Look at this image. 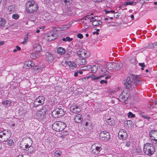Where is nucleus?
Instances as JSON below:
<instances>
[{
	"label": "nucleus",
	"mask_w": 157,
	"mask_h": 157,
	"mask_svg": "<svg viewBox=\"0 0 157 157\" xmlns=\"http://www.w3.org/2000/svg\"><path fill=\"white\" fill-rule=\"evenodd\" d=\"M100 139L102 141H107L110 137L109 133L106 131H103L100 134Z\"/></svg>",
	"instance_id": "f8f14e48"
},
{
	"label": "nucleus",
	"mask_w": 157,
	"mask_h": 157,
	"mask_svg": "<svg viewBox=\"0 0 157 157\" xmlns=\"http://www.w3.org/2000/svg\"><path fill=\"white\" fill-rule=\"evenodd\" d=\"M26 8L29 13H33L37 10L38 6L33 0H30L27 2Z\"/></svg>",
	"instance_id": "f03ea898"
},
{
	"label": "nucleus",
	"mask_w": 157,
	"mask_h": 157,
	"mask_svg": "<svg viewBox=\"0 0 157 157\" xmlns=\"http://www.w3.org/2000/svg\"><path fill=\"white\" fill-rule=\"evenodd\" d=\"M134 2H125L124 3V5L125 6H127V5H130V6H132L133 5V4H134Z\"/></svg>",
	"instance_id": "72a5a7b5"
},
{
	"label": "nucleus",
	"mask_w": 157,
	"mask_h": 157,
	"mask_svg": "<svg viewBox=\"0 0 157 157\" xmlns=\"http://www.w3.org/2000/svg\"><path fill=\"white\" fill-rule=\"evenodd\" d=\"M88 79V78H87L86 77H85V78H81V79L83 81H84L85 80H87V79Z\"/></svg>",
	"instance_id": "338daca9"
},
{
	"label": "nucleus",
	"mask_w": 157,
	"mask_h": 157,
	"mask_svg": "<svg viewBox=\"0 0 157 157\" xmlns=\"http://www.w3.org/2000/svg\"><path fill=\"white\" fill-rule=\"evenodd\" d=\"M155 50L156 51H157V42H155Z\"/></svg>",
	"instance_id": "bf43d9fd"
},
{
	"label": "nucleus",
	"mask_w": 157,
	"mask_h": 157,
	"mask_svg": "<svg viewBox=\"0 0 157 157\" xmlns=\"http://www.w3.org/2000/svg\"><path fill=\"white\" fill-rule=\"evenodd\" d=\"M70 110L72 112L76 114L79 113L81 110L80 106L77 105L71 107Z\"/></svg>",
	"instance_id": "2eb2a0df"
},
{
	"label": "nucleus",
	"mask_w": 157,
	"mask_h": 157,
	"mask_svg": "<svg viewBox=\"0 0 157 157\" xmlns=\"http://www.w3.org/2000/svg\"><path fill=\"white\" fill-rule=\"evenodd\" d=\"M65 123L63 122L57 121L54 123L52 128L55 131L57 132H60L63 130L65 128Z\"/></svg>",
	"instance_id": "423d86ee"
},
{
	"label": "nucleus",
	"mask_w": 157,
	"mask_h": 157,
	"mask_svg": "<svg viewBox=\"0 0 157 157\" xmlns=\"http://www.w3.org/2000/svg\"><path fill=\"white\" fill-rule=\"evenodd\" d=\"M51 0H43V2L45 4H48L51 2Z\"/></svg>",
	"instance_id": "864d4df0"
},
{
	"label": "nucleus",
	"mask_w": 157,
	"mask_h": 157,
	"mask_svg": "<svg viewBox=\"0 0 157 157\" xmlns=\"http://www.w3.org/2000/svg\"><path fill=\"white\" fill-rule=\"evenodd\" d=\"M77 36L78 38L80 39H82L83 37V35L81 33L78 34L77 35Z\"/></svg>",
	"instance_id": "3c124183"
},
{
	"label": "nucleus",
	"mask_w": 157,
	"mask_h": 157,
	"mask_svg": "<svg viewBox=\"0 0 157 157\" xmlns=\"http://www.w3.org/2000/svg\"><path fill=\"white\" fill-rule=\"evenodd\" d=\"M140 115L143 117L145 119H147L149 120L150 118V117L149 116H147L143 112H141L140 113Z\"/></svg>",
	"instance_id": "7c9ffc66"
},
{
	"label": "nucleus",
	"mask_w": 157,
	"mask_h": 157,
	"mask_svg": "<svg viewBox=\"0 0 157 157\" xmlns=\"http://www.w3.org/2000/svg\"><path fill=\"white\" fill-rule=\"evenodd\" d=\"M68 65L70 67H75L77 66L76 64L73 61H70L68 63Z\"/></svg>",
	"instance_id": "473e14b6"
},
{
	"label": "nucleus",
	"mask_w": 157,
	"mask_h": 157,
	"mask_svg": "<svg viewBox=\"0 0 157 157\" xmlns=\"http://www.w3.org/2000/svg\"><path fill=\"white\" fill-rule=\"evenodd\" d=\"M104 10V11L105 12V13H110V11L107 10H105V9Z\"/></svg>",
	"instance_id": "e2e57ef3"
},
{
	"label": "nucleus",
	"mask_w": 157,
	"mask_h": 157,
	"mask_svg": "<svg viewBox=\"0 0 157 157\" xmlns=\"http://www.w3.org/2000/svg\"><path fill=\"white\" fill-rule=\"evenodd\" d=\"M7 141L6 144L8 146H12L13 145L14 142L13 140L11 139H10L8 140Z\"/></svg>",
	"instance_id": "a878e982"
},
{
	"label": "nucleus",
	"mask_w": 157,
	"mask_h": 157,
	"mask_svg": "<svg viewBox=\"0 0 157 157\" xmlns=\"http://www.w3.org/2000/svg\"><path fill=\"white\" fill-rule=\"evenodd\" d=\"M21 49V48L19 46H17L16 47V48L14 49L13 51L14 52H16L17 51H20Z\"/></svg>",
	"instance_id": "49530a36"
},
{
	"label": "nucleus",
	"mask_w": 157,
	"mask_h": 157,
	"mask_svg": "<svg viewBox=\"0 0 157 157\" xmlns=\"http://www.w3.org/2000/svg\"><path fill=\"white\" fill-rule=\"evenodd\" d=\"M139 65L141 67H145L146 66L145 65V63H140L139 64Z\"/></svg>",
	"instance_id": "6e6d98bb"
},
{
	"label": "nucleus",
	"mask_w": 157,
	"mask_h": 157,
	"mask_svg": "<svg viewBox=\"0 0 157 157\" xmlns=\"http://www.w3.org/2000/svg\"><path fill=\"white\" fill-rule=\"evenodd\" d=\"M124 129H122L118 133V138L120 140H122L123 139H124L122 132H124Z\"/></svg>",
	"instance_id": "5701e85b"
},
{
	"label": "nucleus",
	"mask_w": 157,
	"mask_h": 157,
	"mask_svg": "<svg viewBox=\"0 0 157 157\" xmlns=\"http://www.w3.org/2000/svg\"><path fill=\"white\" fill-rule=\"evenodd\" d=\"M43 107L40 110L34 114V118L38 120L39 121H42L44 122L45 110L43 109Z\"/></svg>",
	"instance_id": "0eeeda50"
},
{
	"label": "nucleus",
	"mask_w": 157,
	"mask_h": 157,
	"mask_svg": "<svg viewBox=\"0 0 157 157\" xmlns=\"http://www.w3.org/2000/svg\"><path fill=\"white\" fill-rule=\"evenodd\" d=\"M60 107L61 108L56 109L52 112V116L53 117L56 118L64 115L65 112L63 109H62L61 106H59V107Z\"/></svg>",
	"instance_id": "6e6552de"
},
{
	"label": "nucleus",
	"mask_w": 157,
	"mask_h": 157,
	"mask_svg": "<svg viewBox=\"0 0 157 157\" xmlns=\"http://www.w3.org/2000/svg\"><path fill=\"white\" fill-rule=\"evenodd\" d=\"M128 116L129 117L133 118L135 117V115L133 114L131 112H129L128 113Z\"/></svg>",
	"instance_id": "79ce46f5"
},
{
	"label": "nucleus",
	"mask_w": 157,
	"mask_h": 157,
	"mask_svg": "<svg viewBox=\"0 0 157 157\" xmlns=\"http://www.w3.org/2000/svg\"><path fill=\"white\" fill-rule=\"evenodd\" d=\"M25 65H26L29 68L34 66L35 64L33 62L31 61H28L25 62Z\"/></svg>",
	"instance_id": "aec40b11"
},
{
	"label": "nucleus",
	"mask_w": 157,
	"mask_h": 157,
	"mask_svg": "<svg viewBox=\"0 0 157 157\" xmlns=\"http://www.w3.org/2000/svg\"><path fill=\"white\" fill-rule=\"evenodd\" d=\"M85 126L87 127L88 129L90 130L92 128V127L91 124H89L88 122H86L85 124Z\"/></svg>",
	"instance_id": "ea45409f"
},
{
	"label": "nucleus",
	"mask_w": 157,
	"mask_h": 157,
	"mask_svg": "<svg viewBox=\"0 0 157 157\" xmlns=\"http://www.w3.org/2000/svg\"><path fill=\"white\" fill-rule=\"evenodd\" d=\"M6 23V21L3 18H0V26H4Z\"/></svg>",
	"instance_id": "c85d7f7f"
},
{
	"label": "nucleus",
	"mask_w": 157,
	"mask_h": 157,
	"mask_svg": "<svg viewBox=\"0 0 157 157\" xmlns=\"http://www.w3.org/2000/svg\"><path fill=\"white\" fill-rule=\"evenodd\" d=\"M91 66L90 65L84 66L83 67H82L81 68L82 69L81 70L86 71L90 69L91 68Z\"/></svg>",
	"instance_id": "c756f323"
},
{
	"label": "nucleus",
	"mask_w": 157,
	"mask_h": 157,
	"mask_svg": "<svg viewBox=\"0 0 157 157\" xmlns=\"http://www.w3.org/2000/svg\"><path fill=\"white\" fill-rule=\"evenodd\" d=\"M11 132L9 129L4 130L0 132V141L2 142H6L11 136Z\"/></svg>",
	"instance_id": "7ed1b4c3"
},
{
	"label": "nucleus",
	"mask_w": 157,
	"mask_h": 157,
	"mask_svg": "<svg viewBox=\"0 0 157 157\" xmlns=\"http://www.w3.org/2000/svg\"><path fill=\"white\" fill-rule=\"evenodd\" d=\"M61 152L59 150L56 151L54 153V157H60Z\"/></svg>",
	"instance_id": "cd10ccee"
},
{
	"label": "nucleus",
	"mask_w": 157,
	"mask_h": 157,
	"mask_svg": "<svg viewBox=\"0 0 157 157\" xmlns=\"http://www.w3.org/2000/svg\"><path fill=\"white\" fill-rule=\"evenodd\" d=\"M56 34H52L51 35V36H48L49 37H55L56 36Z\"/></svg>",
	"instance_id": "13d9d810"
},
{
	"label": "nucleus",
	"mask_w": 157,
	"mask_h": 157,
	"mask_svg": "<svg viewBox=\"0 0 157 157\" xmlns=\"http://www.w3.org/2000/svg\"><path fill=\"white\" fill-rule=\"evenodd\" d=\"M62 3L65 7H67L65 9L68 15L71 14L73 10V7L71 5L72 3V0H62Z\"/></svg>",
	"instance_id": "39448f33"
},
{
	"label": "nucleus",
	"mask_w": 157,
	"mask_h": 157,
	"mask_svg": "<svg viewBox=\"0 0 157 157\" xmlns=\"http://www.w3.org/2000/svg\"><path fill=\"white\" fill-rule=\"evenodd\" d=\"M78 71H75L74 73V76L75 77H77L78 76Z\"/></svg>",
	"instance_id": "052dcab7"
},
{
	"label": "nucleus",
	"mask_w": 157,
	"mask_h": 157,
	"mask_svg": "<svg viewBox=\"0 0 157 157\" xmlns=\"http://www.w3.org/2000/svg\"><path fill=\"white\" fill-rule=\"evenodd\" d=\"M46 59L48 61L51 62L54 60V58L53 55L50 52H48L46 54Z\"/></svg>",
	"instance_id": "a211bd4d"
},
{
	"label": "nucleus",
	"mask_w": 157,
	"mask_h": 157,
	"mask_svg": "<svg viewBox=\"0 0 157 157\" xmlns=\"http://www.w3.org/2000/svg\"><path fill=\"white\" fill-rule=\"evenodd\" d=\"M100 77H101V78L105 77V79H107L110 78H111V76H106V75H101L100 76Z\"/></svg>",
	"instance_id": "09e8293b"
},
{
	"label": "nucleus",
	"mask_w": 157,
	"mask_h": 157,
	"mask_svg": "<svg viewBox=\"0 0 157 157\" xmlns=\"http://www.w3.org/2000/svg\"><path fill=\"white\" fill-rule=\"evenodd\" d=\"M36 54L34 53L30 55V57L33 59H34L36 58Z\"/></svg>",
	"instance_id": "603ef678"
},
{
	"label": "nucleus",
	"mask_w": 157,
	"mask_h": 157,
	"mask_svg": "<svg viewBox=\"0 0 157 157\" xmlns=\"http://www.w3.org/2000/svg\"><path fill=\"white\" fill-rule=\"evenodd\" d=\"M154 4L157 5L155 6V8L157 9V2H154Z\"/></svg>",
	"instance_id": "774afa93"
},
{
	"label": "nucleus",
	"mask_w": 157,
	"mask_h": 157,
	"mask_svg": "<svg viewBox=\"0 0 157 157\" xmlns=\"http://www.w3.org/2000/svg\"><path fill=\"white\" fill-rule=\"evenodd\" d=\"M31 145L29 146V145L28 144H26L25 145V147L23 149L25 150H27V149L28 148V150L29 151V148H30V149H31Z\"/></svg>",
	"instance_id": "c03bdc74"
},
{
	"label": "nucleus",
	"mask_w": 157,
	"mask_h": 157,
	"mask_svg": "<svg viewBox=\"0 0 157 157\" xmlns=\"http://www.w3.org/2000/svg\"><path fill=\"white\" fill-rule=\"evenodd\" d=\"M45 98L43 96H39L34 101L33 103V106L35 107H36L39 105H42L44 103Z\"/></svg>",
	"instance_id": "ddd939ff"
},
{
	"label": "nucleus",
	"mask_w": 157,
	"mask_h": 157,
	"mask_svg": "<svg viewBox=\"0 0 157 157\" xmlns=\"http://www.w3.org/2000/svg\"><path fill=\"white\" fill-rule=\"evenodd\" d=\"M124 132H122L124 139L126 140V139L127 138V134L125 130L124 129Z\"/></svg>",
	"instance_id": "37998d69"
},
{
	"label": "nucleus",
	"mask_w": 157,
	"mask_h": 157,
	"mask_svg": "<svg viewBox=\"0 0 157 157\" xmlns=\"http://www.w3.org/2000/svg\"><path fill=\"white\" fill-rule=\"evenodd\" d=\"M155 150V148L152 144L146 143L144 144V152L145 154L148 155H151L154 153Z\"/></svg>",
	"instance_id": "20e7f679"
},
{
	"label": "nucleus",
	"mask_w": 157,
	"mask_h": 157,
	"mask_svg": "<svg viewBox=\"0 0 157 157\" xmlns=\"http://www.w3.org/2000/svg\"><path fill=\"white\" fill-rule=\"evenodd\" d=\"M73 40L72 38H70L69 36H67L66 38H62V40L64 41H71Z\"/></svg>",
	"instance_id": "2f4dec72"
},
{
	"label": "nucleus",
	"mask_w": 157,
	"mask_h": 157,
	"mask_svg": "<svg viewBox=\"0 0 157 157\" xmlns=\"http://www.w3.org/2000/svg\"><path fill=\"white\" fill-rule=\"evenodd\" d=\"M41 49V47L40 44H35L34 45V50L36 52H40Z\"/></svg>",
	"instance_id": "6ab92c4d"
},
{
	"label": "nucleus",
	"mask_w": 157,
	"mask_h": 157,
	"mask_svg": "<svg viewBox=\"0 0 157 157\" xmlns=\"http://www.w3.org/2000/svg\"><path fill=\"white\" fill-rule=\"evenodd\" d=\"M107 83V81L106 80H101L100 81V83L101 84H103V83H105V84H106Z\"/></svg>",
	"instance_id": "5fc2aeb1"
},
{
	"label": "nucleus",
	"mask_w": 157,
	"mask_h": 157,
	"mask_svg": "<svg viewBox=\"0 0 157 157\" xmlns=\"http://www.w3.org/2000/svg\"><path fill=\"white\" fill-rule=\"evenodd\" d=\"M130 143L129 142H127L126 144V146L128 147H129Z\"/></svg>",
	"instance_id": "680f3d73"
},
{
	"label": "nucleus",
	"mask_w": 157,
	"mask_h": 157,
	"mask_svg": "<svg viewBox=\"0 0 157 157\" xmlns=\"http://www.w3.org/2000/svg\"><path fill=\"white\" fill-rule=\"evenodd\" d=\"M28 34H26V35L25 36L23 43H24L25 42H26V41L28 40Z\"/></svg>",
	"instance_id": "de8ad7c7"
},
{
	"label": "nucleus",
	"mask_w": 157,
	"mask_h": 157,
	"mask_svg": "<svg viewBox=\"0 0 157 157\" xmlns=\"http://www.w3.org/2000/svg\"><path fill=\"white\" fill-rule=\"evenodd\" d=\"M90 15H87V16H86L85 17H84L83 18V19H84L85 20H87L88 19H90V22H94V20H95V19L94 18L91 17V18H90V17H87L88 16H89Z\"/></svg>",
	"instance_id": "393cba45"
},
{
	"label": "nucleus",
	"mask_w": 157,
	"mask_h": 157,
	"mask_svg": "<svg viewBox=\"0 0 157 157\" xmlns=\"http://www.w3.org/2000/svg\"><path fill=\"white\" fill-rule=\"evenodd\" d=\"M90 69L92 73H95L97 72L98 69V67L96 65H94L92 67H91Z\"/></svg>",
	"instance_id": "bb28decb"
},
{
	"label": "nucleus",
	"mask_w": 157,
	"mask_h": 157,
	"mask_svg": "<svg viewBox=\"0 0 157 157\" xmlns=\"http://www.w3.org/2000/svg\"><path fill=\"white\" fill-rule=\"evenodd\" d=\"M100 30L99 29H97L96 31L94 32H93V34L94 35H95L96 34V35H98L99 34V31Z\"/></svg>",
	"instance_id": "8fccbe9b"
},
{
	"label": "nucleus",
	"mask_w": 157,
	"mask_h": 157,
	"mask_svg": "<svg viewBox=\"0 0 157 157\" xmlns=\"http://www.w3.org/2000/svg\"><path fill=\"white\" fill-rule=\"evenodd\" d=\"M56 38V36L55 37H49L48 38V40L49 41H52L54 39H55Z\"/></svg>",
	"instance_id": "4d7b16f0"
},
{
	"label": "nucleus",
	"mask_w": 157,
	"mask_h": 157,
	"mask_svg": "<svg viewBox=\"0 0 157 157\" xmlns=\"http://www.w3.org/2000/svg\"><path fill=\"white\" fill-rule=\"evenodd\" d=\"M101 74L104 75H106L108 74V72L104 68L101 70Z\"/></svg>",
	"instance_id": "58836bf2"
},
{
	"label": "nucleus",
	"mask_w": 157,
	"mask_h": 157,
	"mask_svg": "<svg viewBox=\"0 0 157 157\" xmlns=\"http://www.w3.org/2000/svg\"><path fill=\"white\" fill-rule=\"evenodd\" d=\"M106 122L109 125L111 126H113L114 125V120L113 119L112 120L110 118L107 119Z\"/></svg>",
	"instance_id": "4be33fe9"
},
{
	"label": "nucleus",
	"mask_w": 157,
	"mask_h": 157,
	"mask_svg": "<svg viewBox=\"0 0 157 157\" xmlns=\"http://www.w3.org/2000/svg\"><path fill=\"white\" fill-rule=\"evenodd\" d=\"M140 3L141 4H144V3H145V2L144 1V0H140Z\"/></svg>",
	"instance_id": "69168bd1"
},
{
	"label": "nucleus",
	"mask_w": 157,
	"mask_h": 157,
	"mask_svg": "<svg viewBox=\"0 0 157 157\" xmlns=\"http://www.w3.org/2000/svg\"><path fill=\"white\" fill-rule=\"evenodd\" d=\"M149 136L151 143L155 146L157 147V131L153 130L149 133Z\"/></svg>",
	"instance_id": "1a4fd4ad"
},
{
	"label": "nucleus",
	"mask_w": 157,
	"mask_h": 157,
	"mask_svg": "<svg viewBox=\"0 0 157 157\" xmlns=\"http://www.w3.org/2000/svg\"><path fill=\"white\" fill-rule=\"evenodd\" d=\"M3 104L6 107H9L11 105V102L10 101L7 100L4 101Z\"/></svg>",
	"instance_id": "b1692460"
},
{
	"label": "nucleus",
	"mask_w": 157,
	"mask_h": 157,
	"mask_svg": "<svg viewBox=\"0 0 157 157\" xmlns=\"http://www.w3.org/2000/svg\"><path fill=\"white\" fill-rule=\"evenodd\" d=\"M58 53L60 55H62L65 52V49L63 48L59 47L57 49Z\"/></svg>",
	"instance_id": "412c9836"
},
{
	"label": "nucleus",
	"mask_w": 157,
	"mask_h": 157,
	"mask_svg": "<svg viewBox=\"0 0 157 157\" xmlns=\"http://www.w3.org/2000/svg\"><path fill=\"white\" fill-rule=\"evenodd\" d=\"M141 82V79L133 75L128 76L123 82L127 89L133 92L136 90L137 87L140 84Z\"/></svg>",
	"instance_id": "f257e3e1"
},
{
	"label": "nucleus",
	"mask_w": 157,
	"mask_h": 157,
	"mask_svg": "<svg viewBox=\"0 0 157 157\" xmlns=\"http://www.w3.org/2000/svg\"><path fill=\"white\" fill-rule=\"evenodd\" d=\"M155 43L151 44H149L147 48H154V50H155V46L154 45Z\"/></svg>",
	"instance_id": "c9c22d12"
},
{
	"label": "nucleus",
	"mask_w": 157,
	"mask_h": 157,
	"mask_svg": "<svg viewBox=\"0 0 157 157\" xmlns=\"http://www.w3.org/2000/svg\"><path fill=\"white\" fill-rule=\"evenodd\" d=\"M98 20H97L96 19L94 22H93L92 24L94 26H97L98 25Z\"/></svg>",
	"instance_id": "a18cd8bd"
},
{
	"label": "nucleus",
	"mask_w": 157,
	"mask_h": 157,
	"mask_svg": "<svg viewBox=\"0 0 157 157\" xmlns=\"http://www.w3.org/2000/svg\"><path fill=\"white\" fill-rule=\"evenodd\" d=\"M8 10L10 12H14L15 10V8L13 6H10L8 8Z\"/></svg>",
	"instance_id": "f704fd0d"
},
{
	"label": "nucleus",
	"mask_w": 157,
	"mask_h": 157,
	"mask_svg": "<svg viewBox=\"0 0 157 157\" xmlns=\"http://www.w3.org/2000/svg\"><path fill=\"white\" fill-rule=\"evenodd\" d=\"M12 18L14 19H17L19 18V16L17 13H15L13 14Z\"/></svg>",
	"instance_id": "e433bc0d"
},
{
	"label": "nucleus",
	"mask_w": 157,
	"mask_h": 157,
	"mask_svg": "<svg viewBox=\"0 0 157 157\" xmlns=\"http://www.w3.org/2000/svg\"><path fill=\"white\" fill-rule=\"evenodd\" d=\"M76 52V53L79 55L82 58H86L87 56L86 55V51L85 50L80 49Z\"/></svg>",
	"instance_id": "dca6fc26"
},
{
	"label": "nucleus",
	"mask_w": 157,
	"mask_h": 157,
	"mask_svg": "<svg viewBox=\"0 0 157 157\" xmlns=\"http://www.w3.org/2000/svg\"><path fill=\"white\" fill-rule=\"evenodd\" d=\"M101 144L98 143H95L92 145L91 149V152L95 155H98L101 150Z\"/></svg>",
	"instance_id": "9d476101"
},
{
	"label": "nucleus",
	"mask_w": 157,
	"mask_h": 157,
	"mask_svg": "<svg viewBox=\"0 0 157 157\" xmlns=\"http://www.w3.org/2000/svg\"><path fill=\"white\" fill-rule=\"evenodd\" d=\"M80 63L82 64H85L86 63V60L85 59H84V58L80 60Z\"/></svg>",
	"instance_id": "4c0bfd02"
},
{
	"label": "nucleus",
	"mask_w": 157,
	"mask_h": 157,
	"mask_svg": "<svg viewBox=\"0 0 157 157\" xmlns=\"http://www.w3.org/2000/svg\"><path fill=\"white\" fill-rule=\"evenodd\" d=\"M110 65H111L113 68L117 70L120 69L123 66L122 63L120 61L113 62L112 63H110Z\"/></svg>",
	"instance_id": "4468645a"
},
{
	"label": "nucleus",
	"mask_w": 157,
	"mask_h": 157,
	"mask_svg": "<svg viewBox=\"0 0 157 157\" xmlns=\"http://www.w3.org/2000/svg\"><path fill=\"white\" fill-rule=\"evenodd\" d=\"M130 93L126 91H123L120 95L119 100L122 102H125L128 99Z\"/></svg>",
	"instance_id": "9b49d317"
},
{
	"label": "nucleus",
	"mask_w": 157,
	"mask_h": 157,
	"mask_svg": "<svg viewBox=\"0 0 157 157\" xmlns=\"http://www.w3.org/2000/svg\"><path fill=\"white\" fill-rule=\"evenodd\" d=\"M100 78H101L100 76L99 77L95 75H93L91 77V78L92 80H97L99 79Z\"/></svg>",
	"instance_id": "a19ab883"
},
{
	"label": "nucleus",
	"mask_w": 157,
	"mask_h": 157,
	"mask_svg": "<svg viewBox=\"0 0 157 157\" xmlns=\"http://www.w3.org/2000/svg\"><path fill=\"white\" fill-rule=\"evenodd\" d=\"M74 120L76 123H80L83 120L82 116L80 114H78L74 117Z\"/></svg>",
	"instance_id": "f3484780"
},
{
	"label": "nucleus",
	"mask_w": 157,
	"mask_h": 157,
	"mask_svg": "<svg viewBox=\"0 0 157 157\" xmlns=\"http://www.w3.org/2000/svg\"><path fill=\"white\" fill-rule=\"evenodd\" d=\"M102 24V22L100 20H98V25H100Z\"/></svg>",
	"instance_id": "0e129e2a"
}]
</instances>
